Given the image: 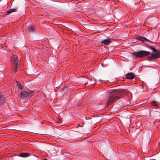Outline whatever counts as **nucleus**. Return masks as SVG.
<instances>
[{"label": "nucleus", "mask_w": 160, "mask_h": 160, "mask_svg": "<svg viewBox=\"0 0 160 160\" xmlns=\"http://www.w3.org/2000/svg\"><path fill=\"white\" fill-rule=\"evenodd\" d=\"M5 102V98L0 94V106H2L4 103Z\"/></svg>", "instance_id": "nucleus-8"}, {"label": "nucleus", "mask_w": 160, "mask_h": 160, "mask_svg": "<svg viewBox=\"0 0 160 160\" xmlns=\"http://www.w3.org/2000/svg\"><path fill=\"white\" fill-rule=\"evenodd\" d=\"M62 122H61V121L60 120H59L57 122V123H61Z\"/></svg>", "instance_id": "nucleus-17"}, {"label": "nucleus", "mask_w": 160, "mask_h": 160, "mask_svg": "<svg viewBox=\"0 0 160 160\" xmlns=\"http://www.w3.org/2000/svg\"><path fill=\"white\" fill-rule=\"evenodd\" d=\"M148 135H149V137H148V140H150V139L151 138V136H152L151 134V133H150L149 132L148 133Z\"/></svg>", "instance_id": "nucleus-15"}, {"label": "nucleus", "mask_w": 160, "mask_h": 160, "mask_svg": "<svg viewBox=\"0 0 160 160\" xmlns=\"http://www.w3.org/2000/svg\"><path fill=\"white\" fill-rule=\"evenodd\" d=\"M112 39L110 38L102 40L101 41V43L105 45H108L111 43Z\"/></svg>", "instance_id": "nucleus-7"}, {"label": "nucleus", "mask_w": 160, "mask_h": 160, "mask_svg": "<svg viewBox=\"0 0 160 160\" xmlns=\"http://www.w3.org/2000/svg\"><path fill=\"white\" fill-rule=\"evenodd\" d=\"M29 156L28 153L27 152H23L20 153L19 155V156L22 157H27Z\"/></svg>", "instance_id": "nucleus-9"}, {"label": "nucleus", "mask_w": 160, "mask_h": 160, "mask_svg": "<svg viewBox=\"0 0 160 160\" xmlns=\"http://www.w3.org/2000/svg\"><path fill=\"white\" fill-rule=\"evenodd\" d=\"M150 52L145 51H140L137 52H135L132 53V55L135 58H138L144 57L148 56L150 55Z\"/></svg>", "instance_id": "nucleus-4"}, {"label": "nucleus", "mask_w": 160, "mask_h": 160, "mask_svg": "<svg viewBox=\"0 0 160 160\" xmlns=\"http://www.w3.org/2000/svg\"><path fill=\"white\" fill-rule=\"evenodd\" d=\"M44 160H48V159H44Z\"/></svg>", "instance_id": "nucleus-19"}, {"label": "nucleus", "mask_w": 160, "mask_h": 160, "mask_svg": "<svg viewBox=\"0 0 160 160\" xmlns=\"http://www.w3.org/2000/svg\"><path fill=\"white\" fill-rule=\"evenodd\" d=\"M146 136V133H144V134L143 135L142 138L143 139L145 138Z\"/></svg>", "instance_id": "nucleus-16"}, {"label": "nucleus", "mask_w": 160, "mask_h": 160, "mask_svg": "<svg viewBox=\"0 0 160 160\" xmlns=\"http://www.w3.org/2000/svg\"><path fill=\"white\" fill-rule=\"evenodd\" d=\"M124 93V92L121 89H116L110 92L107 99V104H111L114 100L122 98Z\"/></svg>", "instance_id": "nucleus-1"}, {"label": "nucleus", "mask_w": 160, "mask_h": 160, "mask_svg": "<svg viewBox=\"0 0 160 160\" xmlns=\"http://www.w3.org/2000/svg\"><path fill=\"white\" fill-rule=\"evenodd\" d=\"M33 92L32 90H28L26 92H21L19 93V96L21 99L27 98Z\"/></svg>", "instance_id": "nucleus-5"}, {"label": "nucleus", "mask_w": 160, "mask_h": 160, "mask_svg": "<svg viewBox=\"0 0 160 160\" xmlns=\"http://www.w3.org/2000/svg\"><path fill=\"white\" fill-rule=\"evenodd\" d=\"M99 81H101V82L105 81V80H101V79L99 80Z\"/></svg>", "instance_id": "nucleus-18"}, {"label": "nucleus", "mask_w": 160, "mask_h": 160, "mask_svg": "<svg viewBox=\"0 0 160 160\" xmlns=\"http://www.w3.org/2000/svg\"><path fill=\"white\" fill-rule=\"evenodd\" d=\"M16 11H17L16 8L11 9L7 11L6 13V15H8L11 13L15 12Z\"/></svg>", "instance_id": "nucleus-10"}, {"label": "nucleus", "mask_w": 160, "mask_h": 160, "mask_svg": "<svg viewBox=\"0 0 160 160\" xmlns=\"http://www.w3.org/2000/svg\"><path fill=\"white\" fill-rule=\"evenodd\" d=\"M17 85L18 88L20 89L21 90H22L23 89V86L19 82H17Z\"/></svg>", "instance_id": "nucleus-13"}, {"label": "nucleus", "mask_w": 160, "mask_h": 160, "mask_svg": "<svg viewBox=\"0 0 160 160\" xmlns=\"http://www.w3.org/2000/svg\"><path fill=\"white\" fill-rule=\"evenodd\" d=\"M150 48L153 51V52L150 56L147 57L148 60L151 61L153 59L158 58H160V51L156 49L150 47Z\"/></svg>", "instance_id": "nucleus-3"}, {"label": "nucleus", "mask_w": 160, "mask_h": 160, "mask_svg": "<svg viewBox=\"0 0 160 160\" xmlns=\"http://www.w3.org/2000/svg\"><path fill=\"white\" fill-rule=\"evenodd\" d=\"M11 62L14 72H16L18 71L17 68H18L20 63V60L17 55H12L11 56Z\"/></svg>", "instance_id": "nucleus-2"}, {"label": "nucleus", "mask_w": 160, "mask_h": 160, "mask_svg": "<svg viewBox=\"0 0 160 160\" xmlns=\"http://www.w3.org/2000/svg\"><path fill=\"white\" fill-rule=\"evenodd\" d=\"M126 78L129 79H132L135 77V75L134 73L132 72L128 73L126 74Z\"/></svg>", "instance_id": "nucleus-6"}, {"label": "nucleus", "mask_w": 160, "mask_h": 160, "mask_svg": "<svg viewBox=\"0 0 160 160\" xmlns=\"http://www.w3.org/2000/svg\"><path fill=\"white\" fill-rule=\"evenodd\" d=\"M138 38L139 40L143 42L145 41H148V40L146 38H144L141 36H139L138 37Z\"/></svg>", "instance_id": "nucleus-11"}, {"label": "nucleus", "mask_w": 160, "mask_h": 160, "mask_svg": "<svg viewBox=\"0 0 160 160\" xmlns=\"http://www.w3.org/2000/svg\"><path fill=\"white\" fill-rule=\"evenodd\" d=\"M28 29L29 32L34 31V27L32 26H30L28 27Z\"/></svg>", "instance_id": "nucleus-12"}, {"label": "nucleus", "mask_w": 160, "mask_h": 160, "mask_svg": "<svg viewBox=\"0 0 160 160\" xmlns=\"http://www.w3.org/2000/svg\"><path fill=\"white\" fill-rule=\"evenodd\" d=\"M160 137V135H159V138Z\"/></svg>", "instance_id": "nucleus-20"}, {"label": "nucleus", "mask_w": 160, "mask_h": 160, "mask_svg": "<svg viewBox=\"0 0 160 160\" xmlns=\"http://www.w3.org/2000/svg\"><path fill=\"white\" fill-rule=\"evenodd\" d=\"M151 104L155 107H157L158 106V105L155 101H153L151 103Z\"/></svg>", "instance_id": "nucleus-14"}]
</instances>
